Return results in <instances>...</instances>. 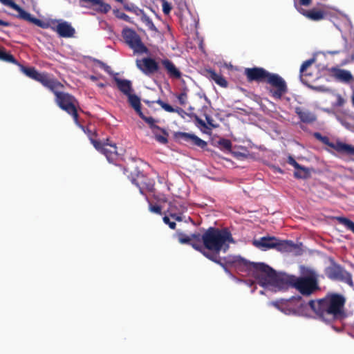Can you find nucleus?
I'll list each match as a JSON object with an SVG mask.
<instances>
[{"label": "nucleus", "mask_w": 354, "mask_h": 354, "mask_svg": "<svg viewBox=\"0 0 354 354\" xmlns=\"http://www.w3.org/2000/svg\"><path fill=\"white\" fill-rule=\"evenodd\" d=\"M299 12L303 15L306 17L307 18L313 20V21H319L324 18L326 14L324 11L317 10L316 9H312L310 10H305L301 9L299 10Z\"/></svg>", "instance_id": "5701e85b"}, {"label": "nucleus", "mask_w": 354, "mask_h": 354, "mask_svg": "<svg viewBox=\"0 0 354 354\" xmlns=\"http://www.w3.org/2000/svg\"><path fill=\"white\" fill-rule=\"evenodd\" d=\"M178 100L180 102V104L181 105H184L186 102V100H187V93L185 91H183L182 93H180L178 95Z\"/></svg>", "instance_id": "37998d69"}, {"label": "nucleus", "mask_w": 354, "mask_h": 354, "mask_svg": "<svg viewBox=\"0 0 354 354\" xmlns=\"http://www.w3.org/2000/svg\"><path fill=\"white\" fill-rule=\"evenodd\" d=\"M200 242L203 249L198 251L208 259L224 267L219 253L221 251L226 252L230 248L229 244L234 243L229 230L210 227L202 235L200 234Z\"/></svg>", "instance_id": "f03ea898"}, {"label": "nucleus", "mask_w": 354, "mask_h": 354, "mask_svg": "<svg viewBox=\"0 0 354 354\" xmlns=\"http://www.w3.org/2000/svg\"><path fill=\"white\" fill-rule=\"evenodd\" d=\"M89 79L94 82V81H96L97 80V77L96 76H94V75H91L89 77Z\"/></svg>", "instance_id": "3c124183"}, {"label": "nucleus", "mask_w": 354, "mask_h": 354, "mask_svg": "<svg viewBox=\"0 0 354 354\" xmlns=\"http://www.w3.org/2000/svg\"><path fill=\"white\" fill-rule=\"evenodd\" d=\"M0 2L6 6L11 8L19 13V17L27 21L33 23L36 25H40L41 21L33 17L29 12L25 11L19 5L15 3L12 0H0Z\"/></svg>", "instance_id": "2eb2a0df"}, {"label": "nucleus", "mask_w": 354, "mask_h": 354, "mask_svg": "<svg viewBox=\"0 0 354 354\" xmlns=\"http://www.w3.org/2000/svg\"><path fill=\"white\" fill-rule=\"evenodd\" d=\"M297 299H299V300H300V299H301V297H300V296H297Z\"/></svg>", "instance_id": "5fc2aeb1"}, {"label": "nucleus", "mask_w": 354, "mask_h": 354, "mask_svg": "<svg viewBox=\"0 0 354 354\" xmlns=\"http://www.w3.org/2000/svg\"><path fill=\"white\" fill-rule=\"evenodd\" d=\"M315 59L314 58L306 60L301 66L300 68V78L301 82H305L307 81L306 77L308 76H310V73L306 72L307 68L310 66L314 62Z\"/></svg>", "instance_id": "bb28decb"}, {"label": "nucleus", "mask_w": 354, "mask_h": 354, "mask_svg": "<svg viewBox=\"0 0 354 354\" xmlns=\"http://www.w3.org/2000/svg\"><path fill=\"white\" fill-rule=\"evenodd\" d=\"M279 172H281V173H282V171H281V169H279Z\"/></svg>", "instance_id": "6e6d98bb"}, {"label": "nucleus", "mask_w": 354, "mask_h": 354, "mask_svg": "<svg viewBox=\"0 0 354 354\" xmlns=\"http://www.w3.org/2000/svg\"><path fill=\"white\" fill-rule=\"evenodd\" d=\"M205 120L207 121V123L210 126V127L216 128V125L213 123L214 120L212 118V117L207 114H205Z\"/></svg>", "instance_id": "49530a36"}, {"label": "nucleus", "mask_w": 354, "mask_h": 354, "mask_svg": "<svg viewBox=\"0 0 354 354\" xmlns=\"http://www.w3.org/2000/svg\"><path fill=\"white\" fill-rule=\"evenodd\" d=\"M335 77L345 82H348L353 80L351 72L344 69H338L335 73Z\"/></svg>", "instance_id": "c85d7f7f"}, {"label": "nucleus", "mask_w": 354, "mask_h": 354, "mask_svg": "<svg viewBox=\"0 0 354 354\" xmlns=\"http://www.w3.org/2000/svg\"><path fill=\"white\" fill-rule=\"evenodd\" d=\"M142 15L141 19L142 22H144L146 26L151 30H156L155 25L153 24L152 20L148 17L144 12Z\"/></svg>", "instance_id": "c9c22d12"}, {"label": "nucleus", "mask_w": 354, "mask_h": 354, "mask_svg": "<svg viewBox=\"0 0 354 354\" xmlns=\"http://www.w3.org/2000/svg\"><path fill=\"white\" fill-rule=\"evenodd\" d=\"M244 74L249 82H257L270 85L271 88L269 93L276 100H281L288 92L287 84L283 78L277 73H270L263 68H245Z\"/></svg>", "instance_id": "7ed1b4c3"}, {"label": "nucleus", "mask_w": 354, "mask_h": 354, "mask_svg": "<svg viewBox=\"0 0 354 354\" xmlns=\"http://www.w3.org/2000/svg\"><path fill=\"white\" fill-rule=\"evenodd\" d=\"M81 1L90 3L91 6H98L99 8L97 9L98 11L102 13L109 12L111 7L109 4L104 3L102 0H80Z\"/></svg>", "instance_id": "393cba45"}, {"label": "nucleus", "mask_w": 354, "mask_h": 354, "mask_svg": "<svg viewBox=\"0 0 354 354\" xmlns=\"http://www.w3.org/2000/svg\"><path fill=\"white\" fill-rule=\"evenodd\" d=\"M84 132L88 137L91 142L93 147L103 155H104L107 160L110 163L117 165V162L120 159V156L117 151V147L115 144L109 142V139H106V142H101L96 140L97 133L95 131H93L89 128H86L84 126H80Z\"/></svg>", "instance_id": "0eeeda50"}, {"label": "nucleus", "mask_w": 354, "mask_h": 354, "mask_svg": "<svg viewBox=\"0 0 354 354\" xmlns=\"http://www.w3.org/2000/svg\"><path fill=\"white\" fill-rule=\"evenodd\" d=\"M189 116L194 120L196 124L198 127L200 126L205 129H211L209 128L207 124L203 120H201L196 113H191L189 115Z\"/></svg>", "instance_id": "72a5a7b5"}, {"label": "nucleus", "mask_w": 354, "mask_h": 354, "mask_svg": "<svg viewBox=\"0 0 354 354\" xmlns=\"http://www.w3.org/2000/svg\"><path fill=\"white\" fill-rule=\"evenodd\" d=\"M125 43L133 50L135 54L147 53L149 50L142 43L139 35L133 29L126 28L122 32Z\"/></svg>", "instance_id": "9d476101"}, {"label": "nucleus", "mask_w": 354, "mask_h": 354, "mask_svg": "<svg viewBox=\"0 0 354 354\" xmlns=\"http://www.w3.org/2000/svg\"><path fill=\"white\" fill-rule=\"evenodd\" d=\"M295 113L299 116L300 120L306 124H311L314 122L317 117L316 115L308 110H304L301 107H297L295 109Z\"/></svg>", "instance_id": "412c9836"}, {"label": "nucleus", "mask_w": 354, "mask_h": 354, "mask_svg": "<svg viewBox=\"0 0 354 354\" xmlns=\"http://www.w3.org/2000/svg\"><path fill=\"white\" fill-rule=\"evenodd\" d=\"M163 221L165 224L168 225L171 229L174 230L176 228V223L174 221H171L168 216H164Z\"/></svg>", "instance_id": "79ce46f5"}, {"label": "nucleus", "mask_w": 354, "mask_h": 354, "mask_svg": "<svg viewBox=\"0 0 354 354\" xmlns=\"http://www.w3.org/2000/svg\"><path fill=\"white\" fill-rule=\"evenodd\" d=\"M157 104H158L165 111L169 113H174L176 111L175 109H174L170 104L165 103L161 100H158L156 101Z\"/></svg>", "instance_id": "e433bc0d"}, {"label": "nucleus", "mask_w": 354, "mask_h": 354, "mask_svg": "<svg viewBox=\"0 0 354 354\" xmlns=\"http://www.w3.org/2000/svg\"><path fill=\"white\" fill-rule=\"evenodd\" d=\"M174 138L179 142H185L193 146L198 147L201 149H205L207 145L206 141L201 139L199 137L193 133L178 131L175 133Z\"/></svg>", "instance_id": "4468645a"}, {"label": "nucleus", "mask_w": 354, "mask_h": 354, "mask_svg": "<svg viewBox=\"0 0 354 354\" xmlns=\"http://www.w3.org/2000/svg\"><path fill=\"white\" fill-rule=\"evenodd\" d=\"M161 2L163 13L167 15H169L172 8L171 4L166 0H161Z\"/></svg>", "instance_id": "ea45409f"}, {"label": "nucleus", "mask_w": 354, "mask_h": 354, "mask_svg": "<svg viewBox=\"0 0 354 354\" xmlns=\"http://www.w3.org/2000/svg\"><path fill=\"white\" fill-rule=\"evenodd\" d=\"M124 8L126 10L132 12L136 15H140V14H143V10L138 8L137 6H134L133 4H125L124 5Z\"/></svg>", "instance_id": "f704fd0d"}, {"label": "nucleus", "mask_w": 354, "mask_h": 354, "mask_svg": "<svg viewBox=\"0 0 354 354\" xmlns=\"http://www.w3.org/2000/svg\"><path fill=\"white\" fill-rule=\"evenodd\" d=\"M158 130L160 131L162 133V134L160 135V134L156 133V132H153L154 135H155L156 140L161 144H164V145L167 144L168 142V139H167V137L169 136L168 133L164 129H162V128H161V129H158Z\"/></svg>", "instance_id": "2f4dec72"}, {"label": "nucleus", "mask_w": 354, "mask_h": 354, "mask_svg": "<svg viewBox=\"0 0 354 354\" xmlns=\"http://www.w3.org/2000/svg\"><path fill=\"white\" fill-rule=\"evenodd\" d=\"M54 30L62 37H71L75 34V29L66 21L59 23Z\"/></svg>", "instance_id": "aec40b11"}, {"label": "nucleus", "mask_w": 354, "mask_h": 354, "mask_svg": "<svg viewBox=\"0 0 354 354\" xmlns=\"http://www.w3.org/2000/svg\"><path fill=\"white\" fill-rule=\"evenodd\" d=\"M55 82L59 85H56L53 88L48 89L55 95V101L56 104L61 109L71 115L75 123L79 125V115L77 109L78 106L77 100L73 95L68 93L59 91L60 89L64 88V85L57 79H55Z\"/></svg>", "instance_id": "39448f33"}, {"label": "nucleus", "mask_w": 354, "mask_h": 354, "mask_svg": "<svg viewBox=\"0 0 354 354\" xmlns=\"http://www.w3.org/2000/svg\"><path fill=\"white\" fill-rule=\"evenodd\" d=\"M158 201L165 203V202H167V198L165 196H163L162 198H159Z\"/></svg>", "instance_id": "603ef678"}, {"label": "nucleus", "mask_w": 354, "mask_h": 354, "mask_svg": "<svg viewBox=\"0 0 354 354\" xmlns=\"http://www.w3.org/2000/svg\"><path fill=\"white\" fill-rule=\"evenodd\" d=\"M218 145L224 149L230 151L232 149V142L230 140L222 138L218 142Z\"/></svg>", "instance_id": "58836bf2"}, {"label": "nucleus", "mask_w": 354, "mask_h": 354, "mask_svg": "<svg viewBox=\"0 0 354 354\" xmlns=\"http://www.w3.org/2000/svg\"><path fill=\"white\" fill-rule=\"evenodd\" d=\"M314 136L323 144L330 147L337 152L342 155L354 156V145H348L339 140H337L335 142H331L328 137L322 136L319 132L315 133Z\"/></svg>", "instance_id": "f8f14e48"}, {"label": "nucleus", "mask_w": 354, "mask_h": 354, "mask_svg": "<svg viewBox=\"0 0 354 354\" xmlns=\"http://www.w3.org/2000/svg\"><path fill=\"white\" fill-rule=\"evenodd\" d=\"M346 301L343 295L328 292L322 299L309 301L308 305L321 321L331 324L348 317L345 308Z\"/></svg>", "instance_id": "f257e3e1"}, {"label": "nucleus", "mask_w": 354, "mask_h": 354, "mask_svg": "<svg viewBox=\"0 0 354 354\" xmlns=\"http://www.w3.org/2000/svg\"><path fill=\"white\" fill-rule=\"evenodd\" d=\"M115 14L118 18L123 19L126 21H130V17L125 13L121 12L119 10H116L115 11Z\"/></svg>", "instance_id": "a19ab883"}, {"label": "nucleus", "mask_w": 354, "mask_h": 354, "mask_svg": "<svg viewBox=\"0 0 354 354\" xmlns=\"http://www.w3.org/2000/svg\"><path fill=\"white\" fill-rule=\"evenodd\" d=\"M136 66L146 75H151L159 70L158 63L151 57H144L136 60Z\"/></svg>", "instance_id": "ddd939ff"}, {"label": "nucleus", "mask_w": 354, "mask_h": 354, "mask_svg": "<svg viewBox=\"0 0 354 354\" xmlns=\"http://www.w3.org/2000/svg\"><path fill=\"white\" fill-rule=\"evenodd\" d=\"M114 81L116 83L118 90L125 95H130L133 91L132 83L130 80H122L115 77Z\"/></svg>", "instance_id": "4be33fe9"}, {"label": "nucleus", "mask_w": 354, "mask_h": 354, "mask_svg": "<svg viewBox=\"0 0 354 354\" xmlns=\"http://www.w3.org/2000/svg\"><path fill=\"white\" fill-rule=\"evenodd\" d=\"M207 77L214 80L216 84L221 87L226 88L228 85L227 80L220 74L216 73L212 69L206 70Z\"/></svg>", "instance_id": "b1692460"}, {"label": "nucleus", "mask_w": 354, "mask_h": 354, "mask_svg": "<svg viewBox=\"0 0 354 354\" xmlns=\"http://www.w3.org/2000/svg\"><path fill=\"white\" fill-rule=\"evenodd\" d=\"M178 241L180 243L192 245V247L197 251L203 249L201 243L200 242V233L192 234L191 236L179 233Z\"/></svg>", "instance_id": "f3484780"}, {"label": "nucleus", "mask_w": 354, "mask_h": 354, "mask_svg": "<svg viewBox=\"0 0 354 354\" xmlns=\"http://www.w3.org/2000/svg\"><path fill=\"white\" fill-rule=\"evenodd\" d=\"M0 26H3L7 27V26H10V23L8 22V21H6L0 19Z\"/></svg>", "instance_id": "09e8293b"}, {"label": "nucleus", "mask_w": 354, "mask_h": 354, "mask_svg": "<svg viewBox=\"0 0 354 354\" xmlns=\"http://www.w3.org/2000/svg\"><path fill=\"white\" fill-rule=\"evenodd\" d=\"M127 97L129 104L136 111V112L138 115L140 114V113H142L141 102L140 97L132 93L127 95Z\"/></svg>", "instance_id": "a878e982"}, {"label": "nucleus", "mask_w": 354, "mask_h": 354, "mask_svg": "<svg viewBox=\"0 0 354 354\" xmlns=\"http://www.w3.org/2000/svg\"><path fill=\"white\" fill-rule=\"evenodd\" d=\"M149 210L153 212L158 214H161V207L159 205H153L152 204H149Z\"/></svg>", "instance_id": "a18cd8bd"}, {"label": "nucleus", "mask_w": 354, "mask_h": 354, "mask_svg": "<svg viewBox=\"0 0 354 354\" xmlns=\"http://www.w3.org/2000/svg\"><path fill=\"white\" fill-rule=\"evenodd\" d=\"M97 86H98L99 87H101V88H102V87H104V84H102V83H100V84H97Z\"/></svg>", "instance_id": "864d4df0"}, {"label": "nucleus", "mask_w": 354, "mask_h": 354, "mask_svg": "<svg viewBox=\"0 0 354 354\" xmlns=\"http://www.w3.org/2000/svg\"><path fill=\"white\" fill-rule=\"evenodd\" d=\"M145 122H147L151 129L155 130V129H161V128L155 124V120L152 117H147L145 116L143 113H140L138 115Z\"/></svg>", "instance_id": "473e14b6"}, {"label": "nucleus", "mask_w": 354, "mask_h": 354, "mask_svg": "<svg viewBox=\"0 0 354 354\" xmlns=\"http://www.w3.org/2000/svg\"><path fill=\"white\" fill-rule=\"evenodd\" d=\"M325 274L333 281H342L351 287L353 286L351 274L335 262L325 269Z\"/></svg>", "instance_id": "9b49d317"}, {"label": "nucleus", "mask_w": 354, "mask_h": 354, "mask_svg": "<svg viewBox=\"0 0 354 354\" xmlns=\"http://www.w3.org/2000/svg\"><path fill=\"white\" fill-rule=\"evenodd\" d=\"M294 276L284 272H277L271 282V286L280 289L292 288Z\"/></svg>", "instance_id": "dca6fc26"}, {"label": "nucleus", "mask_w": 354, "mask_h": 354, "mask_svg": "<svg viewBox=\"0 0 354 354\" xmlns=\"http://www.w3.org/2000/svg\"><path fill=\"white\" fill-rule=\"evenodd\" d=\"M353 104H354V96H353Z\"/></svg>", "instance_id": "4d7b16f0"}, {"label": "nucleus", "mask_w": 354, "mask_h": 354, "mask_svg": "<svg viewBox=\"0 0 354 354\" xmlns=\"http://www.w3.org/2000/svg\"><path fill=\"white\" fill-rule=\"evenodd\" d=\"M103 68L105 69L106 71L109 72V68H110L109 66H106L105 64L101 62Z\"/></svg>", "instance_id": "8fccbe9b"}, {"label": "nucleus", "mask_w": 354, "mask_h": 354, "mask_svg": "<svg viewBox=\"0 0 354 354\" xmlns=\"http://www.w3.org/2000/svg\"><path fill=\"white\" fill-rule=\"evenodd\" d=\"M17 65L19 66L20 71L27 77L41 83L47 88H53L56 85H59L55 82L56 78L53 75L46 72L39 73L35 67H26L24 65L19 64V63Z\"/></svg>", "instance_id": "1a4fd4ad"}, {"label": "nucleus", "mask_w": 354, "mask_h": 354, "mask_svg": "<svg viewBox=\"0 0 354 354\" xmlns=\"http://www.w3.org/2000/svg\"><path fill=\"white\" fill-rule=\"evenodd\" d=\"M287 162L293 166L295 167V169H297V168H299V164L295 160V158L291 156H289L288 157V160H287Z\"/></svg>", "instance_id": "c03bdc74"}, {"label": "nucleus", "mask_w": 354, "mask_h": 354, "mask_svg": "<svg viewBox=\"0 0 354 354\" xmlns=\"http://www.w3.org/2000/svg\"><path fill=\"white\" fill-rule=\"evenodd\" d=\"M253 245L261 250L274 249L281 252H290L296 248L292 241L280 240L275 236H263L254 240Z\"/></svg>", "instance_id": "6e6552de"}, {"label": "nucleus", "mask_w": 354, "mask_h": 354, "mask_svg": "<svg viewBox=\"0 0 354 354\" xmlns=\"http://www.w3.org/2000/svg\"><path fill=\"white\" fill-rule=\"evenodd\" d=\"M160 64L167 71L170 78L179 80L182 77V73L175 66V64L169 59H161Z\"/></svg>", "instance_id": "a211bd4d"}, {"label": "nucleus", "mask_w": 354, "mask_h": 354, "mask_svg": "<svg viewBox=\"0 0 354 354\" xmlns=\"http://www.w3.org/2000/svg\"><path fill=\"white\" fill-rule=\"evenodd\" d=\"M232 263L239 270L251 274L261 286H271L275 277L276 271L264 263L250 262L241 257H235Z\"/></svg>", "instance_id": "20e7f679"}, {"label": "nucleus", "mask_w": 354, "mask_h": 354, "mask_svg": "<svg viewBox=\"0 0 354 354\" xmlns=\"http://www.w3.org/2000/svg\"><path fill=\"white\" fill-rule=\"evenodd\" d=\"M338 222L354 234V222L346 217H337Z\"/></svg>", "instance_id": "7c9ffc66"}, {"label": "nucleus", "mask_w": 354, "mask_h": 354, "mask_svg": "<svg viewBox=\"0 0 354 354\" xmlns=\"http://www.w3.org/2000/svg\"><path fill=\"white\" fill-rule=\"evenodd\" d=\"M0 60L5 62L18 64V62L16 60L14 56L10 53L7 52L3 47L0 48Z\"/></svg>", "instance_id": "cd10ccee"}, {"label": "nucleus", "mask_w": 354, "mask_h": 354, "mask_svg": "<svg viewBox=\"0 0 354 354\" xmlns=\"http://www.w3.org/2000/svg\"><path fill=\"white\" fill-rule=\"evenodd\" d=\"M144 176L142 174H138L137 178H133L132 183L139 187L141 194L143 193V189H145L150 192L154 191V182L149 180L148 182H144Z\"/></svg>", "instance_id": "6ab92c4d"}, {"label": "nucleus", "mask_w": 354, "mask_h": 354, "mask_svg": "<svg viewBox=\"0 0 354 354\" xmlns=\"http://www.w3.org/2000/svg\"><path fill=\"white\" fill-rule=\"evenodd\" d=\"M294 176L298 179H306L310 176V172L308 168L299 165V168L295 169Z\"/></svg>", "instance_id": "c756f323"}, {"label": "nucleus", "mask_w": 354, "mask_h": 354, "mask_svg": "<svg viewBox=\"0 0 354 354\" xmlns=\"http://www.w3.org/2000/svg\"><path fill=\"white\" fill-rule=\"evenodd\" d=\"M170 216L171 218H174L175 220L178 221H182V218L181 216H178V214H170Z\"/></svg>", "instance_id": "de8ad7c7"}, {"label": "nucleus", "mask_w": 354, "mask_h": 354, "mask_svg": "<svg viewBox=\"0 0 354 354\" xmlns=\"http://www.w3.org/2000/svg\"><path fill=\"white\" fill-rule=\"evenodd\" d=\"M292 288L303 296H310L319 289L318 276L312 270H308L302 276L297 277L295 275Z\"/></svg>", "instance_id": "423d86ee"}, {"label": "nucleus", "mask_w": 354, "mask_h": 354, "mask_svg": "<svg viewBox=\"0 0 354 354\" xmlns=\"http://www.w3.org/2000/svg\"><path fill=\"white\" fill-rule=\"evenodd\" d=\"M295 8L299 12L302 8H299L301 6H308L310 5L312 0H293Z\"/></svg>", "instance_id": "4c0bfd02"}]
</instances>
